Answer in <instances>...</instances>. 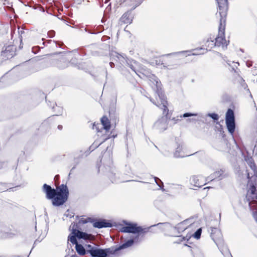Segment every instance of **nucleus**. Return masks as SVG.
Here are the masks:
<instances>
[{
  "instance_id": "nucleus-26",
  "label": "nucleus",
  "mask_w": 257,
  "mask_h": 257,
  "mask_svg": "<svg viewBox=\"0 0 257 257\" xmlns=\"http://www.w3.org/2000/svg\"><path fill=\"white\" fill-rule=\"evenodd\" d=\"M12 49V47L11 46H8L5 50V51L2 52V54L7 57L8 58H12L14 56V54L12 53L11 54L9 55L8 54V52L10 51Z\"/></svg>"
},
{
  "instance_id": "nucleus-19",
  "label": "nucleus",
  "mask_w": 257,
  "mask_h": 257,
  "mask_svg": "<svg viewBox=\"0 0 257 257\" xmlns=\"http://www.w3.org/2000/svg\"><path fill=\"white\" fill-rule=\"evenodd\" d=\"M109 177L112 183H119L128 182L130 180H121L119 178V174L118 173L110 172L109 174Z\"/></svg>"
},
{
  "instance_id": "nucleus-7",
  "label": "nucleus",
  "mask_w": 257,
  "mask_h": 257,
  "mask_svg": "<svg viewBox=\"0 0 257 257\" xmlns=\"http://www.w3.org/2000/svg\"><path fill=\"white\" fill-rule=\"evenodd\" d=\"M204 48H200L193 50L194 52L192 54L193 55H201L205 53L208 50H210L214 47L216 46L214 38H208L204 43Z\"/></svg>"
},
{
  "instance_id": "nucleus-34",
  "label": "nucleus",
  "mask_w": 257,
  "mask_h": 257,
  "mask_svg": "<svg viewBox=\"0 0 257 257\" xmlns=\"http://www.w3.org/2000/svg\"><path fill=\"white\" fill-rule=\"evenodd\" d=\"M55 31L52 30L50 31L48 33V35L50 38H53L55 36Z\"/></svg>"
},
{
  "instance_id": "nucleus-35",
  "label": "nucleus",
  "mask_w": 257,
  "mask_h": 257,
  "mask_svg": "<svg viewBox=\"0 0 257 257\" xmlns=\"http://www.w3.org/2000/svg\"><path fill=\"white\" fill-rule=\"evenodd\" d=\"M102 143V142L101 143H97V142H94L93 143V144L92 145V146L91 147V148H97Z\"/></svg>"
},
{
  "instance_id": "nucleus-39",
  "label": "nucleus",
  "mask_w": 257,
  "mask_h": 257,
  "mask_svg": "<svg viewBox=\"0 0 257 257\" xmlns=\"http://www.w3.org/2000/svg\"><path fill=\"white\" fill-rule=\"evenodd\" d=\"M189 121H196V119H193V118L192 119H189Z\"/></svg>"
},
{
  "instance_id": "nucleus-36",
  "label": "nucleus",
  "mask_w": 257,
  "mask_h": 257,
  "mask_svg": "<svg viewBox=\"0 0 257 257\" xmlns=\"http://www.w3.org/2000/svg\"><path fill=\"white\" fill-rule=\"evenodd\" d=\"M109 65H110V67L111 68L113 67L114 66V63L113 62H111L109 63Z\"/></svg>"
},
{
  "instance_id": "nucleus-3",
  "label": "nucleus",
  "mask_w": 257,
  "mask_h": 257,
  "mask_svg": "<svg viewBox=\"0 0 257 257\" xmlns=\"http://www.w3.org/2000/svg\"><path fill=\"white\" fill-rule=\"evenodd\" d=\"M223 7V11L218 13L220 17L219 26L218 28V36L214 38V40L216 47H221L222 49L225 50L227 48L229 41H227L225 38L224 32L227 13H225V7L224 5Z\"/></svg>"
},
{
  "instance_id": "nucleus-21",
  "label": "nucleus",
  "mask_w": 257,
  "mask_h": 257,
  "mask_svg": "<svg viewBox=\"0 0 257 257\" xmlns=\"http://www.w3.org/2000/svg\"><path fill=\"white\" fill-rule=\"evenodd\" d=\"M216 1H217V3L218 4V6L219 8V11L218 12V13L223 11V6L224 5L225 7V13H227V0H216Z\"/></svg>"
},
{
  "instance_id": "nucleus-10",
  "label": "nucleus",
  "mask_w": 257,
  "mask_h": 257,
  "mask_svg": "<svg viewBox=\"0 0 257 257\" xmlns=\"http://www.w3.org/2000/svg\"><path fill=\"white\" fill-rule=\"evenodd\" d=\"M76 227L77 224H76L74 222L72 223L70 225V227L72 228V234H76L77 237H78L79 239H84L85 240L91 239L92 237V235L77 230L75 228Z\"/></svg>"
},
{
  "instance_id": "nucleus-29",
  "label": "nucleus",
  "mask_w": 257,
  "mask_h": 257,
  "mask_svg": "<svg viewBox=\"0 0 257 257\" xmlns=\"http://www.w3.org/2000/svg\"><path fill=\"white\" fill-rule=\"evenodd\" d=\"M76 237V235L73 234L72 235H70L68 236V240L70 241L73 244L76 245V244H78Z\"/></svg>"
},
{
  "instance_id": "nucleus-20",
  "label": "nucleus",
  "mask_w": 257,
  "mask_h": 257,
  "mask_svg": "<svg viewBox=\"0 0 257 257\" xmlns=\"http://www.w3.org/2000/svg\"><path fill=\"white\" fill-rule=\"evenodd\" d=\"M93 226L96 228H101L103 227H111V224L109 222H106L104 220L98 221H96L93 223Z\"/></svg>"
},
{
  "instance_id": "nucleus-22",
  "label": "nucleus",
  "mask_w": 257,
  "mask_h": 257,
  "mask_svg": "<svg viewBox=\"0 0 257 257\" xmlns=\"http://www.w3.org/2000/svg\"><path fill=\"white\" fill-rule=\"evenodd\" d=\"M101 121L104 129L106 131H109L110 128V122L108 118L103 116L101 119Z\"/></svg>"
},
{
  "instance_id": "nucleus-25",
  "label": "nucleus",
  "mask_w": 257,
  "mask_h": 257,
  "mask_svg": "<svg viewBox=\"0 0 257 257\" xmlns=\"http://www.w3.org/2000/svg\"><path fill=\"white\" fill-rule=\"evenodd\" d=\"M222 174L223 171L222 170H220L217 172H214L213 174L211 175L210 177V179H211V180H214L215 179L219 178Z\"/></svg>"
},
{
  "instance_id": "nucleus-12",
  "label": "nucleus",
  "mask_w": 257,
  "mask_h": 257,
  "mask_svg": "<svg viewBox=\"0 0 257 257\" xmlns=\"http://www.w3.org/2000/svg\"><path fill=\"white\" fill-rule=\"evenodd\" d=\"M43 191L46 193L47 198L49 199H53L57 193L55 189H52L50 185L46 184H44Z\"/></svg>"
},
{
  "instance_id": "nucleus-5",
  "label": "nucleus",
  "mask_w": 257,
  "mask_h": 257,
  "mask_svg": "<svg viewBox=\"0 0 257 257\" xmlns=\"http://www.w3.org/2000/svg\"><path fill=\"white\" fill-rule=\"evenodd\" d=\"M187 220H185L177 225V227L172 226L169 223L165 222V223H159L157 224V225H162L163 229L165 231L167 230H170V232H168V234L170 236H175V234L174 232L177 230V229H179L180 231H184L186 229H187L188 225H187Z\"/></svg>"
},
{
  "instance_id": "nucleus-41",
  "label": "nucleus",
  "mask_w": 257,
  "mask_h": 257,
  "mask_svg": "<svg viewBox=\"0 0 257 257\" xmlns=\"http://www.w3.org/2000/svg\"><path fill=\"white\" fill-rule=\"evenodd\" d=\"M58 176H56L55 177V179H58Z\"/></svg>"
},
{
  "instance_id": "nucleus-38",
  "label": "nucleus",
  "mask_w": 257,
  "mask_h": 257,
  "mask_svg": "<svg viewBox=\"0 0 257 257\" xmlns=\"http://www.w3.org/2000/svg\"><path fill=\"white\" fill-rule=\"evenodd\" d=\"M135 181L140 182H141V183H144V184L148 183L147 182H145V181H137V180H135Z\"/></svg>"
},
{
  "instance_id": "nucleus-9",
  "label": "nucleus",
  "mask_w": 257,
  "mask_h": 257,
  "mask_svg": "<svg viewBox=\"0 0 257 257\" xmlns=\"http://www.w3.org/2000/svg\"><path fill=\"white\" fill-rule=\"evenodd\" d=\"M121 231V232L126 233H146L149 231V228H143L141 226H137V224L130 223L127 226L122 227Z\"/></svg>"
},
{
  "instance_id": "nucleus-14",
  "label": "nucleus",
  "mask_w": 257,
  "mask_h": 257,
  "mask_svg": "<svg viewBox=\"0 0 257 257\" xmlns=\"http://www.w3.org/2000/svg\"><path fill=\"white\" fill-rule=\"evenodd\" d=\"M92 257H106V254L105 253L104 249L100 248H93L88 250Z\"/></svg>"
},
{
  "instance_id": "nucleus-18",
  "label": "nucleus",
  "mask_w": 257,
  "mask_h": 257,
  "mask_svg": "<svg viewBox=\"0 0 257 257\" xmlns=\"http://www.w3.org/2000/svg\"><path fill=\"white\" fill-rule=\"evenodd\" d=\"M133 21V17L131 12H127L124 13L120 19V22L123 24H131Z\"/></svg>"
},
{
  "instance_id": "nucleus-11",
  "label": "nucleus",
  "mask_w": 257,
  "mask_h": 257,
  "mask_svg": "<svg viewBox=\"0 0 257 257\" xmlns=\"http://www.w3.org/2000/svg\"><path fill=\"white\" fill-rule=\"evenodd\" d=\"M210 236L216 244H218L223 241L222 233L220 230L217 228H211Z\"/></svg>"
},
{
  "instance_id": "nucleus-2",
  "label": "nucleus",
  "mask_w": 257,
  "mask_h": 257,
  "mask_svg": "<svg viewBox=\"0 0 257 257\" xmlns=\"http://www.w3.org/2000/svg\"><path fill=\"white\" fill-rule=\"evenodd\" d=\"M245 160L255 174L256 168L252 158L250 157ZM247 174L248 181L247 184L246 200L257 222V175L254 174L250 177L248 173H247Z\"/></svg>"
},
{
  "instance_id": "nucleus-37",
  "label": "nucleus",
  "mask_w": 257,
  "mask_h": 257,
  "mask_svg": "<svg viewBox=\"0 0 257 257\" xmlns=\"http://www.w3.org/2000/svg\"><path fill=\"white\" fill-rule=\"evenodd\" d=\"M58 128L59 130H61V129L62 128V126L61 125H59L58 126Z\"/></svg>"
},
{
  "instance_id": "nucleus-28",
  "label": "nucleus",
  "mask_w": 257,
  "mask_h": 257,
  "mask_svg": "<svg viewBox=\"0 0 257 257\" xmlns=\"http://www.w3.org/2000/svg\"><path fill=\"white\" fill-rule=\"evenodd\" d=\"M105 253L106 254V256L108 254H114L116 251L119 250V249H117V247L114 249L113 248H107L104 249Z\"/></svg>"
},
{
  "instance_id": "nucleus-30",
  "label": "nucleus",
  "mask_w": 257,
  "mask_h": 257,
  "mask_svg": "<svg viewBox=\"0 0 257 257\" xmlns=\"http://www.w3.org/2000/svg\"><path fill=\"white\" fill-rule=\"evenodd\" d=\"M68 66V63L64 61H60L57 63V67L60 69H64Z\"/></svg>"
},
{
  "instance_id": "nucleus-6",
  "label": "nucleus",
  "mask_w": 257,
  "mask_h": 257,
  "mask_svg": "<svg viewBox=\"0 0 257 257\" xmlns=\"http://www.w3.org/2000/svg\"><path fill=\"white\" fill-rule=\"evenodd\" d=\"M115 57L122 65H127L133 71L140 76L137 73L139 71L140 65L137 61L128 59L124 55H122L118 53H116Z\"/></svg>"
},
{
  "instance_id": "nucleus-31",
  "label": "nucleus",
  "mask_w": 257,
  "mask_h": 257,
  "mask_svg": "<svg viewBox=\"0 0 257 257\" xmlns=\"http://www.w3.org/2000/svg\"><path fill=\"white\" fill-rule=\"evenodd\" d=\"M201 232H202L201 228H199L194 233L193 236L196 239H199L200 237Z\"/></svg>"
},
{
  "instance_id": "nucleus-33",
  "label": "nucleus",
  "mask_w": 257,
  "mask_h": 257,
  "mask_svg": "<svg viewBox=\"0 0 257 257\" xmlns=\"http://www.w3.org/2000/svg\"><path fill=\"white\" fill-rule=\"evenodd\" d=\"M196 115H197V114L192 113H185L183 115V117H189V116H196Z\"/></svg>"
},
{
  "instance_id": "nucleus-15",
  "label": "nucleus",
  "mask_w": 257,
  "mask_h": 257,
  "mask_svg": "<svg viewBox=\"0 0 257 257\" xmlns=\"http://www.w3.org/2000/svg\"><path fill=\"white\" fill-rule=\"evenodd\" d=\"M139 235H138L134 239L128 240L127 241L123 243L122 244L119 245L117 247V249L121 250L124 248H127L128 247L131 246L134 244V242H139L140 240H139Z\"/></svg>"
},
{
  "instance_id": "nucleus-13",
  "label": "nucleus",
  "mask_w": 257,
  "mask_h": 257,
  "mask_svg": "<svg viewBox=\"0 0 257 257\" xmlns=\"http://www.w3.org/2000/svg\"><path fill=\"white\" fill-rule=\"evenodd\" d=\"M190 181L192 185L198 187H201L205 184L204 179L201 176H193L191 177Z\"/></svg>"
},
{
  "instance_id": "nucleus-23",
  "label": "nucleus",
  "mask_w": 257,
  "mask_h": 257,
  "mask_svg": "<svg viewBox=\"0 0 257 257\" xmlns=\"http://www.w3.org/2000/svg\"><path fill=\"white\" fill-rule=\"evenodd\" d=\"M194 257H204L202 251L197 247H194L191 249Z\"/></svg>"
},
{
  "instance_id": "nucleus-16",
  "label": "nucleus",
  "mask_w": 257,
  "mask_h": 257,
  "mask_svg": "<svg viewBox=\"0 0 257 257\" xmlns=\"http://www.w3.org/2000/svg\"><path fill=\"white\" fill-rule=\"evenodd\" d=\"M216 245L225 257H232L227 246L224 243V241L216 244Z\"/></svg>"
},
{
  "instance_id": "nucleus-32",
  "label": "nucleus",
  "mask_w": 257,
  "mask_h": 257,
  "mask_svg": "<svg viewBox=\"0 0 257 257\" xmlns=\"http://www.w3.org/2000/svg\"><path fill=\"white\" fill-rule=\"evenodd\" d=\"M208 116H210V117H211L213 119H214L215 120H218V118H219L218 114L214 113H208Z\"/></svg>"
},
{
  "instance_id": "nucleus-27",
  "label": "nucleus",
  "mask_w": 257,
  "mask_h": 257,
  "mask_svg": "<svg viewBox=\"0 0 257 257\" xmlns=\"http://www.w3.org/2000/svg\"><path fill=\"white\" fill-rule=\"evenodd\" d=\"M153 178L156 184L160 187V189H161L163 191H164L165 189L163 188L164 185L162 181L158 177H153Z\"/></svg>"
},
{
  "instance_id": "nucleus-17",
  "label": "nucleus",
  "mask_w": 257,
  "mask_h": 257,
  "mask_svg": "<svg viewBox=\"0 0 257 257\" xmlns=\"http://www.w3.org/2000/svg\"><path fill=\"white\" fill-rule=\"evenodd\" d=\"M190 155L186 154L185 152L183 150V145H179L174 152V156L176 158L185 157L189 156Z\"/></svg>"
},
{
  "instance_id": "nucleus-4",
  "label": "nucleus",
  "mask_w": 257,
  "mask_h": 257,
  "mask_svg": "<svg viewBox=\"0 0 257 257\" xmlns=\"http://www.w3.org/2000/svg\"><path fill=\"white\" fill-rule=\"evenodd\" d=\"M69 190L66 185H61L57 188V193L52 199V203L54 206H58L63 205L67 200Z\"/></svg>"
},
{
  "instance_id": "nucleus-24",
  "label": "nucleus",
  "mask_w": 257,
  "mask_h": 257,
  "mask_svg": "<svg viewBox=\"0 0 257 257\" xmlns=\"http://www.w3.org/2000/svg\"><path fill=\"white\" fill-rule=\"evenodd\" d=\"M75 248L78 253L80 255H84L86 253L84 247L81 244H79L78 243L76 244Z\"/></svg>"
},
{
  "instance_id": "nucleus-1",
  "label": "nucleus",
  "mask_w": 257,
  "mask_h": 257,
  "mask_svg": "<svg viewBox=\"0 0 257 257\" xmlns=\"http://www.w3.org/2000/svg\"><path fill=\"white\" fill-rule=\"evenodd\" d=\"M147 77H148L150 81L156 87V93L158 94L161 104L156 103L152 99H150V100L163 110V114L164 115V116L158 119L154 123L153 128L159 132H162L168 127V121L169 118L168 116V102L166 100V97L161 92V83L158 78L152 74L147 75Z\"/></svg>"
},
{
  "instance_id": "nucleus-40",
  "label": "nucleus",
  "mask_w": 257,
  "mask_h": 257,
  "mask_svg": "<svg viewBox=\"0 0 257 257\" xmlns=\"http://www.w3.org/2000/svg\"><path fill=\"white\" fill-rule=\"evenodd\" d=\"M246 65L248 67H250L251 66V64H250V63H246Z\"/></svg>"
},
{
  "instance_id": "nucleus-8",
  "label": "nucleus",
  "mask_w": 257,
  "mask_h": 257,
  "mask_svg": "<svg viewBox=\"0 0 257 257\" xmlns=\"http://www.w3.org/2000/svg\"><path fill=\"white\" fill-rule=\"evenodd\" d=\"M226 124L228 132L232 134L235 130V124L233 111L228 109L226 113L225 117Z\"/></svg>"
}]
</instances>
